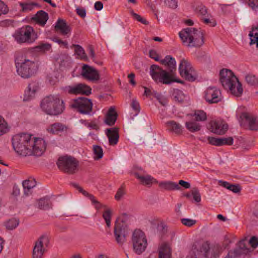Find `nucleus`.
<instances>
[{
  "mask_svg": "<svg viewBox=\"0 0 258 258\" xmlns=\"http://www.w3.org/2000/svg\"><path fill=\"white\" fill-rule=\"evenodd\" d=\"M237 250L238 251V252H236V254L239 257L242 255H245L250 251L249 249L246 247L245 245V240H240L238 243V247L235 248L233 251Z\"/></svg>",
  "mask_w": 258,
  "mask_h": 258,
  "instance_id": "nucleus-35",
  "label": "nucleus"
},
{
  "mask_svg": "<svg viewBox=\"0 0 258 258\" xmlns=\"http://www.w3.org/2000/svg\"><path fill=\"white\" fill-rule=\"evenodd\" d=\"M81 75L86 80L92 82H97L100 79L98 71L86 64H84L82 67Z\"/></svg>",
  "mask_w": 258,
  "mask_h": 258,
  "instance_id": "nucleus-15",
  "label": "nucleus"
},
{
  "mask_svg": "<svg viewBox=\"0 0 258 258\" xmlns=\"http://www.w3.org/2000/svg\"><path fill=\"white\" fill-rule=\"evenodd\" d=\"M211 131L218 135L224 134L228 129V125L223 121H212L210 122Z\"/></svg>",
  "mask_w": 258,
  "mask_h": 258,
  "instance_id": "nucleus-19",
  "label": "nucleus"
},
{
  "mask_svg": "<svg viewBox=\"0 0 258 258\" xmlns=\"http://www.w3.org/2000/svg\"><path fill=\"white\" fill-rule=\"evenodd\" d=\"M178 185H180L181 186H183L185 188H189L190 187V184L189 182L185 181L182 180H180L179 181Z\"/></svg>",
  "mask_w": 258,
  "mask_h": 258,
  "instance_id": "nucleus-63",
  "label": "nucleus"
},
{
  "mask_svg": "<svg viewBox=\"0 0 258 258\" xmlns=\"http://www.w3.org/2000/svg\"><path fill=\"white\" fill-rule=\"evenodd\" d=\"M211 16L210 15H208L205 17L202 18L203 22L211 27H214L216 25V21L213 19H211Z\"/></svg>",
  "mask_w": 258,
  "mask_h": 258,
  "instance_id": "nucleus-47",
  "label": "nucleus"
},
{
  "mask_svg": "<svg viewBox=\"0 0 258 258\" xmlns=\"http://www.w3.org/2000/svg\"><path fill=\"white\" fill-rule=\"evenodd\" d=\"M91 90L90 87L82 83L68 86L65 88L66 92L69 94L74 95L83 94L88 96L91 93Z\"/></svg>",
  "mask_w": 258,
  "mask_h": 258,
  "instance_id": "nucleus-13",
  "label": "nucleus"
},
{
  "mask_svg": "<svg viewBox=\"0 0 258 258\" xmlns=\"http://www.w3.org/2000/svg\"><path fill=\"white\" fill-rule=\"evenodd\" d=\"M48 238L41 236L36 242L33 250V258H41L44 253V244L48 242Z\"/></svg>",
  "mask_w": 258,
  "mask_h": 258,
  "instance_id": "nucleus-17",
  "label": "nucleus"
},
{
  "mask_svg": "<svg viewBox=\"0 0 258 258\" xmlns=\"http://www.w3.org/2000/svg\"><path fill=\"white\" fill-rule=\"evenodd\" d=\"M105 134L108 139L110 145L115 146L117 144L119 139L118 128L117 127L107 128L105 130Z\"/></svg>",
  "mask_w": 258,
  "mask_h": 258,
  "instance_id": "nucleus-21",
  "label": "nucleus"
},
{
  "mask_svg": "<svg viewBox=\"0 0 258 258\" xmlns=\"http://www.w3.org/2000/svg\"><path fill=\"white\" fill-rule=\"evenodd\" d=\"M55 28L56 30H59L62 35L69 34L71 30L70 27L67 25L65 21L60 19L57 20Z\"/></svg>",
  "mask_w": 258,
  "mask_h": 258,
  "instance_id": "nucleus-29",
  "label": "nucleus"
},
{
  "mask_svg": "<svg viewBox=\"0 0 258 258\" xmlns=\"http://www.w3.org/2000/svg\"><path fill=\"white\" fill-rule=\"evenodd\" d=\"M77 14L81 18H85L86 17V10L84 8H77Z\"/></svg>",
  "mask_w": 258,
  "mask_h": 258,
  "instance_id": "nucleus-61",
  "label": "nucleus"
},
{
  "mask_svg": "<svg viewBox=\"0 0 258 258\" xmlns=\"http://www.w3.org/2000/svg\"><path fill=\"white\" fill-rule=\"evenodd\" d=\"M183 44L187 47L199 48L204 43L203 32L194 28H186L179 33Z\"/></svg>",
  "mask_w": 258,
  "mask_h": 258,
  "instance_id": "nucleus-3",
  "label": "nucleus"
},
{
  "mask_svg": "<svg viewBox=\"0 0 258 258\" xmlns=\"http://www.w3.org/2000/svg\"><path fill=\"white\" fill-rule=\"evenodd\" d=\"M159 186L162 190H174L180 189V186L177 183L169 181L160 182Z\"/></svg>",
  "mask_w": 258,
  "mask_h": 258,
  "instance_id": "nucleus-30",
  "label": "nucleus"
},
{
  "mask_svg": "<svg viewBox=\"0 0 258 258\" xmlns=\"http://www.w3.org/2000/svg\"><path fill=\"white\" fill-rule=\"evenodd\" d=\"M111 215L112 210L110 208L106 209L103 212L102 217L107 227H110Z\"/></svg>",
  "mask_w": 258,
  "mask_h": 258,
  "instance_id": "nucleus-41",
  "label": "nucleus"
},
{
  "mask_svg": "<svg viewBox=\"0 0 258 258\" xmlns=\"http://www.w3.org/2000/svg\"><path fill=\"white\" fill-rule=\"evenodd\" d=\"M37 89L38 86L36 83L30 84L27 90L25 92L24 100L27 101L33 97Z\"/></svg>",
  "mask_w": 258,
  "mask_h": 258,
  "instance_id": "nucleus-32",
  "label": "nucleus"
},
{
  "mask_svg": "<svg viewBox=\"0 0 258 258\" xmlns=\"http://www.w3.org/2000/svg\"><path fill=\"white\" fill-rule=\"evenodd\" d=\"M246 82L250 86H255L258 85V78L254 75L248 74L245 76Z\"/></svg>",
  "mask_w": 258,
  "mask_h": 258,
  "instance_id": "nucleus-42",
  "label": "nucleus"
},
{
  "mask_svg": "<svg viewBox=\"0 0 258 258\" xmlns=\"http://www.w3.org/2000/svg\"><path fill=\"white\" fill-rule=\"evenodd\" d=\"M73 186L76 188L78 191L81 192L84 196L88 198L91 201L92 204L95 206L96 210H98L102 208H104L105 210L108 209L106 205H104L98 201L93 195H91L87 191L84 190L81 186H80L77 183H73Z\"/></svg>",
  "mask_w": 258,
  "mask_h": 258,
  "instance_id": "nucleus-18",
  "label": "nucleus"
},
{
  "mask_svg": "<svg viewBox=\"0 0 258 258\" xmlns=\"http://www.w3.org/2000/svg\"><path fill=\"white\" fill-rule=\"evenodd\" d=\"M10 130V126L7 122L0 116V137L7 133Z\"/></svg>",
  "mask_w": 258,
  "mask_h": 258,
  "instance_id": "nucleus-40",
  "label": "nucleus"
},
{
  "mask_svg": "<svg viewBox=\"0 0 258 258\" xmlns=\"http://www.w3.org/2000/svg\"><path fill=\"white\" fill-rule=\"evenodd\" d=\"M36 182L34 179H29L23 182L24 193L26 196L32 194L33 188L36 186Z\"/></svg>",
  "mask_w": 258,
  "mask_h": 258,
  "instance_id": "nucleus-27",
  "label": "nucleus"
},
{
  "mask_svg": "<svg viewBox=\"0 0 258 258\" xmlns=\"http://www.w3.org/2000/svg\"><path fill=\"white\" fill-rule=\"evenodd\" d=\"M130 13L134 18V19H135L137 21L141 22V23L144 25L148 24V22L145 19L143 18L141 16L134 13L133 11H131Z\"/></svg>",
  "mask_w": 258,
  "mask_h": 258,
  "instance_id": "nucleus-50",
  "label": "nucleus"
},
{
  "mask_svg": "<svg viewBox=\"0 0 258 258\" xmlns=\"http://www.w3.org/2000/svg\"><path fill=\"white\" fill-rule=\"evenodd\" d=\"M67 127L59 122L51 124L47 128L48 132L52 134H58L60 133L67 131Z\"/></svg>",
  "mask_w": 258,
  "mask_h": 258,
  "instance_id": "nucleus-28",
  "label": "nucleus"
},
{
  "mask_svg": "<svg viewBox=\"0 0 258 258\" xmlns=\"http://www.w3.org/2000/svg\"><path fill=\"white\" fill-rule=\"evenodd\" d=\"M165 4L171 8H176L177 6V0H165Z\"/></svg>",
  "mask_w": 258,
  "mask_h": 258,
  "instance_id": "nucleus-57",
  "label": "nucleus"
},
{
  "mask_svg": "<svg viewBox=\"0 0 258 258\" xmlns=\"http://www.w3.org/2000/svg\"><path fill=\"white\" fill-rule=\"evenodd\" d=\"M164 70L158 66L153 64L152 65L150 69V74L152 79L156 82H159L160 78Z\"/></svg>",
  "mask_w": 258,
  "mask_h": 258,
  "instance_id": "nucleus-26",
  "label": "nucleus"
},
{
  "mask_svg": "<svg viewBox=\"0 0 258 258\" xmlns=\"http://www.w3.org/2000/svg\"><path fill=\"white\" fill-rule=\"evenodd\" d=\"M132 241L133 250L138 254L143 253L148 245L147 239L145 233L138 229L134 231L132 236Z\"/></svg>",
  "mask_w": 258,
  "mask_h": 258,
  "instance_id": "nucleus-7",
  "label": "nucleus"
},
{
  "mask_svg": "<svg viewBox=\"0 0 258 258\" xmlns=\"http://www.w3.org/2000/svg\"><path fill=\"white\" fill-rule=\"evenodd\" d=\"M166 125L168 129L176 134H180L182 132L181 125L173 120L168 121L166 123Z\"/></svg>",
  "mask_w": 258,
  "mask_h": 258,
  "instance_id": "nucleus-34",
  "label": "nucleus"
},
{
  "mask_svg": "<svg viewBox=\"0 0 258 258\" xmlns=\"http://www.w3.org/2000/svg\"><path fill=\"white\" fill-rule=\"evenodd\" d=\"M125 194V191L124 188L121 186L117 190L114 198L117 201H119L120 199L123 197V196Z\"/></svg>",
  "mask_w": 258,
  "mask_h": 258,
  "instance_id": "nucleus-54",
  "label": "nucleus"
},
{
  "mask_svg": "<svg viewBox=\"0 0 258 258\" xmlns=\"http://www.w3.org/2000/svg\"><path fill=\"white\" fill-rule=\"evenodd\" d=\"M192 116H194L195 119L198 121H205L207 118L206 113L201 110H196Z\"/></svg>",
  "mask_w": 258,
  "mask_h": 258,
  "instance_id": "nucleus-43",
  "label": "nucleus"
},
{
  "mask_svg": "<svg viewBox=\"0 0 258 258\" xmlns=\"http://www.w3.org/2000/svg\"><path fill=\"white\" fill-rule=\"evenodd\" d=\"M185 125L187 130L191 132L199 131L201 128L199 123L193 121L186 122Z\"/></svg>",
  "mask_w": 258,
  "mask_h": 258,
  "instance_id": "nucleus-39",
  "label": "nucleus"
},
{
  "mask_svg": "<svg viewBox=\"0 0 258 258\" xmlns=\"http://www.w3.org/2000/svg\"><path fill=\"white\" fill-rule=\"evenodd\" d=\"M9 11L8 6L2 1L0 0V18L7 14Z\"/></svg>",
  "mask_w": 258,
  "mask_h": 258,
  "instance_id": "nucleus-49",
  "label": "nucleus"
},
{
  "mask_svg": "<svg viewBox=\"0 0 258 258\" xmlns=\"http://www.w3.org/2000/svg\"><path fill=\"white\" fill-rule=\"evenodd\" d=\"M241 126H246L251 131L258 130V119L257 117L251 113L242 112L239 120Z\"/></svg>",
  "mask_w": 258,
  "mask_h": 258,
  "instance_id": "nucleus-12",
  "label": "nucleus"
},
{
  "mask_svg": "<svg viewBox=\"0 0 258 258\" xmlns=\"http://www.w3.org/2000/svg\"><path fill=\"white\" fill-rule=\"evenodd\" d=\"M182 224L187 227H191L196 223V220L188 218H183L181 219Z\"/></svg>",
  "mask_w": 258,
  "mask_h": 258,
  "instance_id": "nucleus-53",
  "label": "nucleus"
},
{
  "mask_svg": "<svg viewBox=\"0 0 258 258\" xmlns=\"http://www.w3.org/2000/svg\"><path fill=\"white\" fill-rule=\"evenodd\" d=\"M208 141L210 144L217 146L231 145L233 143V139L231 137L219 138L209 137L208 138Z\"/></svg>",
  "mask_w": 258,
  "mask_h": 258,
  "instance_id": "nucleus-20",
  "label": "nucleus"
},
{
  "mask_svg": "<svg viewBox=\"0 0 258 258\" xmlns=\"http://www.w3.org/2000/svg\"><path fill=\"white\" fill-rule=\"evenodd\" d=\"M160 78L159 82L164 84H169L173 82H179V81L175 78L174 72H171L169 71V72H167L164 70L161 78Z\"/></svg>",
  "mask_w": 258,
  "mask_h": 258,
  "instance_id": "nucleus-22",
  "label": "nucleus"
},
{
  "mask_svg": "<svg viewBox=\"0 0 258 258\" xmlns=\"http://www.w3.org/2000/svg\"><path fill=\"white\" fill-rule=\"evenodd\" d=\"M191 192L195 201L199 203L201 200V198L199 189L197 187H194L191 190Z\"/></svg>",
  "mask_w": 258,
  "mask_h": 258,
  "instance_id": "nucleus-48",
  "label": "nucleus"
},
{
  "mask_svg": "<svg viewBox=\"0 0 258 258\" xmlns=\"http://www.w3.org/2000/svg\"><path fill=\"white\" fill-rule=\"evenodd\" d=\"M15 64L17 73L24 79H28L33 76L38 68L37 62L30 59L23 55L17 57Z\"/></svg>",
  "mask_w": 258,
  "mask_h": 258,
  "instance_id": "nucleus-5",
  "label": "nucleus"
},
{
  "mask_svg": "<svg viewBox=\"0 0 258 258\" xmlns=\"http://www.w3.org/2000/svg\"><path fill=\"white\" fill-rule=\"evenodd\" d=\"M171 248L169 244H162L159 249V258H171Z\"/></svg>",
  "mask_w": 258,
  "mask_h": 258,
  "instance_id": "nucleus-31",
  "label": "nucleus"
},
{
  "mask_svg": "<svg viewBox=\"0 0 258 258\" xmlns=\"http://www.w3.org/2000/svg\"><path fill=\"white\" fill-rule=\"evenodd\" d=\"M51 49V45L48 43H40L33 48L35 51L42 53L49 51Z\"/></svg>",
  "mask_w": 258,
  "mask_h": 258,
  "instance_id": "nucleus-38",
  "label": "nucleus"
},
{
  "mask_svg": "<svg viewBox=\"0 0 258 258\" xmlns=\"http://www.w3.org/2000/svg\"><path fill=\"white\" fill-rule=\"evenodd\" d=\"M149 56L151 58L154 59L156 61H159V55L157 51L154 49H151L149 51Z\"/></svg>",
  "mask_w": 258,
  "mask_h": 258,
  "instance_id": "nucleus-60",
  "label": "nucleus"
},
{
  "mask_svg": "<svg viewBox=\"0 0 258 258\" xmlns=\"http://www.w3.org/2000/svg\"><path fill=\"white\" fill-rule=\"evenodd\" d=\"M114 234L117 244L119 245H122L126 241L127 233L123 224L121 225L117 220H116L114 225Z\"/></svg>",
  "mask_w": 258,
  "mask_h": 258,
  "instance_id": "nucleus-16",
  "label": "nucleus"
},
{
  "mask_svg": "<svg viewBox=\"0 0 258 258\" xmlns=\"http://www.w3.org/2000/svg\"><path fill=\"white\" fill-rule=\"evenodd\" d=\"M93 152L95 155L94 159L96 160L100 159L103 157V150L100 146H93Z\"/></svg>",
  "mask_w": 258,
  "mask_h": 258,
  "instance_id": "nucleus-46",
  "label": "nucleus"
},
{
  "mask_svg": "<svg viewBox=\"0 0 258 258\" xmlns=\"http://www.w3.org/2000/svg\"><path fill=\"white\" fill-rule=\"evenodd\" d=\"M135 176L140 180L141 183L145 185L151 184L154 182V181H156V180L154 179L152 177L148 175L143 176L140 175L138 173H135Z\"/></svg>",
  "mask_w": 258,
  "mask_h": 258,
  "instance_id": "nucleus-37",
  "label": "nucleus"
},
{
  "mask_svg": "<svg viewBox=\"0 0 258 258\" xmlns=\"http://www.w3.org/2000/svg\"><path fill=\"white\" fill-rule=\"evenodd\" d=\"M42 109L49 115H57L65 109L64 101L59 95H49L45 97L40 104Z\"/></svg>",
  "mask_w": 258,
  "mask_h": 258,
  "instance_id": "nucleus-4",
  "label": "nucleus"
},
{
  "mask_svg": "<svg viewBox=\"0 0 258 258\" xmlns=\"http://www.w3.org/2000/svg\"><path fill=\"white\" fill-rule=\"evenodd\" d=\"M249 243L253 248H255L258 246V238L252 236L249 240Z\"/></svg>",
  "mask_w": 258,
  "mask_h": 258,
  "instance_id": "nucleus-56",
  "label": "nucleus"
},
{
  "mask_svg": "<svg viewBox=\"0 0 258 258\" xmlns=\"http://www.w3.org/2000/svg\"><path fill=\"white\" fill-rule=\"evenodd\" d=\"M222 251L223 248L219 244L210 245L208 242H204L201 247V252L206 258H218Z\"/></svg>",
  "mask_w": 258,
  "mask_h": 258,
  "instance_id": "nucleus-11",
  "label": "nucleus"
},
{
  "mask_svg": "<svg viewBox=\"0 0 258 258\" xmlns=\"http://www.w3.org/2000/svg\"><path fill=\"white\" fill-rule=\"evenodd\" d=\"M23 11L31 10L33 9V5L31 4H21Z\"/></svg>",
  "mask_w": 258,
  "mask_h": 258,
  "instance_id": "nucleus-62",
  "label": "nucleus"
},
{
  "mask_svg": "<svg viewBox=\"0 0 258 258\" xmlns=\"http://www.w3.org/2000/svg\"><path fill=\"white\" fill-rule=\"evenodd\" d=\"M117 114L115 109L113 107H110L105 116L104 122L110 126H112L114 124L116 119Z\"/></svg>",
  "mask_w": 258,
  "mask_h": 258,
  "instance_id": "nucleus-24",
  "label": "nucleus"
},
{
  "mask_svg": "<svg viewBox=\"0 0 258 258\" xmlns=\"http://www.w3.org/2000/svg\"><path fill=\"white\" fill-rule=\"evenodd\" d=\"M172 96L175 101L180 103L182 102L185 99V96L183 92L178 89L174 90Z\"/></svg>",
  "mask_w": 258,
  "mask_h": 258,
  "instance_id": "nucleus-44",
  "label": "nucleus"
},
{
  "mask_svg": "<svg viewBox=\"0 0 258 258\" xmlns=\"http://www.w3.org/2000/svg\"><path fill=\"white\" fill-rule=\"evenodd\" d=\"M57 165L58 168L64 172L74 174L78 170L79 162L73 157L64 156L58 158Z\"/></svg>",
  "mask_w": 258,
  "mask_h": 258,
  "instance_id": "nucleus-8",
  "label": "nucleus"
},
{
  "mask_svg": "<svg viewBox=\"0 0 258 258\" xmlns=\"http://www.w3.org/2000/svg\"><path fill=\"white\" fill-rule=\"evenodd\" d=\"M73 46L75 47V53L78 56L79 58L81 59H85L86 58L85 51L81 46L79 45L73 44Z\"/></svg>",
  "mask_w": 258,
  "mask_h": 258,
  "instance_id": "nucleus-45",
  "label": "nucleus"
},
{
  "mask_svg": "<svg viewBox=\"0 0 258 258\" xmlns=\"http://www.w3.org/2000/svg\"><path fill=\"white\" fill-rule=\"evenodd\" d=\"M12 145L15 151L22 156H40L46 149L45 141L26 133L17 134L12 138Z\"/></svg>",
  "mask_w": 258,
  "mask_h": 258,
  "instance_id": "nucleus-1",
  "label": "nucleus"
},
{
  "mask_svg": "<svg viewBox=\"0 0 258 258\" xmlns=\"http://www.w3.org/2000/svg\"><path fill=\"white\" fill-rule=\"evenodd\" d=\"M204 98L210 104L217 103L221 101V91L216 87H209L204 92Z\"/></svg>",
  "mask_w": 258,
  "mask_h": 258,
  "instance_id": "nucleus-14",
  "label": "nucleus"
},
{
  "mask_svg": "<svg viewBox=\"0 0 258 258\" xmlns=\"http://www.w3.org/2000/svg\"><path fill=\"white\" fill-rule=\"evenodd\" d=\"M19 220L16 218H12L4 223V226L8 230H13L16 229L19 225Z\"/></svg>",
  "mask_w": 258,
  "mask_h": 258,
  "instance_id": "nucleus-36",
  "label": "nucleus"
},
{
  "mask_svg": "<svg viewBox=\"0 0 258 258\" xmlns=\"http://www.w3.org/2000/svg\"><path fill=\"white\" fill-rule=\"evenodd\" d=\"M197 13L201 16L205 17L207 16L208 15V10L206 7L203 5L199 6L197 8Z\"/></svg>",
  "mask_w": 258,
  "mask_h": 258,
  "instance_id": "nucleus-51",
  "label": "nucleus"
},
{
  "mask_svg": "<svg viewBox=\"0 0 258 258\" xmlns=\"http://www.w3.org/2000/svg\"><path fill=\"white\" fill-rule=\"evenodd\" d=\"M32 19L39 25L44 26L48 19V15L47 13L41 10L36 13Z\"/></svg>",
  "mask_w": 258,
  "mask_h": 258,
  "instance_id": "nucleus-25",
  "label": "nucleus"
},
{
  "mask_svg": "<svg viewBox=\"0 0 258 258\" xmlns=\"http://www.w3.org/2000/svg\"><path fill=\"white\" fill-rule=\"evenodd\" d=\"M135 74L134 73H131L128 75V78L130 79V83L133 86H135L136 82L135 80Z\"/></svg>",
  "mask_w": 258,
  "mask_h": 258,
  "instance_id": "nucleus-64",
  "label": "nucleus"
},
{
  "mask_svg": "<svg viewBox=\"0 0 258 258\" xmlns=\"http://www.w3.org/2000/svg\"><path fill=\"white\" fill-rule=\"evenodd\" d=\"M130 219V217L125 213L122 214L119 218L122 223H120L121 225L123 224V226L125 228L126 226L124 224L126 223Z\"/></svg>",
  "mask_w": 258,
  "mask_h": 258,
  "instance_id": "nucleus-58",
  "label": "nucleus"
},
{
  "mask_svg": "<svg viewBox=\"0 0 258 258\" xmlns=\"http://www.w3.org/2000/svg\"><path fill=\"white\" fill-rule=\"evenodd\" d=\"M248 6L253 11H258V0H246Z\"/></svg>",
  "mask_w": 258,
  "mask_h": 258,
  "instance_id": "nucleus-52",
  "label": "nucleus"
},
{
  "mask_svg": "<svg viewBox=\"0 0 258 258\" xmlns=\"http://www.w3.org/2000/svg\"><path fill=\"white\" fill-rule=\"evenodd\" d=\"M131 106L136 111L139 112L140 111V107L139 103L136 99L132 100Z\"/></svg>",
  "mask_w": 258,
  "mask_h": 258,
  "instance_id": "nucleus-59",
  "label": "nucleus"
},
{
  "mask_svg": "<svg viewBox=\"0 0 258 258\" xmlns=\"http://www.w3.org/2000/svg\"><path fill=\"white\" fill-rule=\"evenodd\" d=\"M161 63L166 66L168 71L171 72H175L176 70V61L171 56H166L164 59L161 60Z\"/></svg>",
  "mask_w": 258,
  "mask_h": 258,
  "instance_id": "nucleus-23",
  "label": "nucleus"
},
{
  "mask_svg": "<svg viewBox=\"0 0 258 258\" xmlns=\"http://www.w3.org/2000/svg\"><path fill=\"white\" fill-rule=\"evenodd\" d=\"M181 76L186 80L193 82L197 78V74L191 64L187 60L182 59L179 66Z\"/></svg>",
  "mask_w": 258,
  "mask_h": 258,
  "instance_id": "nucleus-10",
  "label": "nucleus"
},
{
  "mask_svg": "<svg viewBox=\"0 0 258 258\" xmlns=\"http://www.w3.org/2000/svg\"><path fill=\"white\" fill-rule=\"evenodd\" d=\"M34 35L33 28L30 26H26L16 30L13 36L15 40L19 44H30L36 39Z\"/></svg>",
  "mask_w": 258,
  "mask_h": 258,
  "instance_id": "nucleus-6",
  "label": "nucleus"
},
{
  "mask_svg": "<svg viewBox=\"0 0 258 258\" xmlns=\"http://www.w3.org/2000/svg\"><path fill=\"white\" fill-rule=\"evenodd\" d=\"M92 103L91 100L85 97H79L73 100L70 104V107L77 110L82 114H89L92 110Z\"/></svg>",
  "mask_w": 258,
  "mask_h": 258,
  "instance_id": "nucleus-9",
  "label": "nucleus"
},
{
  "mask_svg": "<svg viewBox=\"0 0 258 258\" xmlns=\"http://www.w3.org/2000/svg\"><path fill=\"white\" fill-rule=\"evenodd\" d=\"M227 189L232 191L234 193H238L240 192L241 190V188L239 185L232 184H230V185L227 187Z\"/></svg>",
  "mask_w": 258,
  "mask_h": 258,
  "instance_id": "nucleus-55",
  "label": "nucleus"
},
{
  "mask_svg": "<svg viewBox=\"0 0 258 258\" xmlns=\"http://www.w3.org/2000/svg\"><path fill=\"white\" fill-rule=\"evenodd\" d=\"M38 208L40 210H46L52 208V205L48 198H43L37 201Z\"/></svg>",
  "mask_w": 258,
  "mask_h": 258,
  "instance_id": "nucleus-33",
  "label": "nucleus"
},
{
  "mask_svg": "<svg viewBox=\"0 0 258 258\" xmlns=\"http://www.w3.org/2000/svg\"><path fill=\"white\" fill-rule=\"evenodd\" d=\"M219 75L220 81L225 89L228 90L235 97L242 95V85L231 71L223 69L220 71Z\"/></svg>",
  "mask_w": 258,
  "mask_h": 258,
  "instance_id": "nucleus-2",
  "label": "nucleus"
}]
</instances>
